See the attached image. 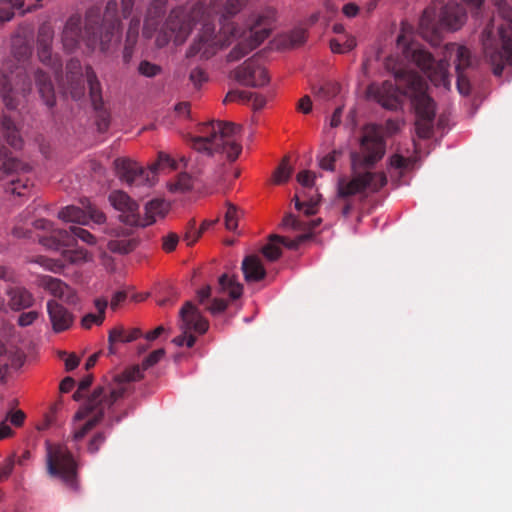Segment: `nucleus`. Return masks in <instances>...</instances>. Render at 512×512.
I'll list each match as a JSON object with an SVG mask.
<instances>
[{
  "label": "nucleus",
  "mask_w": 512,
  "mask_h": 512,
  "mask_svg": "<svg viewBox=\"0 0 512 512\" xmlns=\"http://www.w3.org/2000/svg\"><path fill=\"white\" fill-rule=\"evenodd\" d=\"M315 174L309 170H303L297 174V181L306 188H311L314 185Z\"/></svg>",
  "instance_id": "nucleus-52"
},
{
  "label": "nucleus",
  "mask_w": 512,
  "mask_h": 512,
  "mask_svg": "<svg viewBox=\"0 0 512 512\" xmlns=\"http://www.w3.org/2000/svg\"><path fill=\"white\" fill-rule=\"evenodd\" d=\"M16 366L14 356L0 344V379H4L11 367Z\"/></svg>",
  "instance_id": "nucleus-39"
},
{
  "label": "nucleus",
  "mask_w": 512,
  "mask_h": 512,
  "mask_svg": "<svg viewBox=\"0 0 512 512\" xmlns=\"http://www.w3.org/2000/svg\"><path fill=\"white\" fill-rule=\"evenodd\" d=\"M8 305L14 311H21L31 307L35 298L33 294L22 286L9 287L6 290Z\"/></svg>",
  "instance_id": "nucleus-23"
},
{
  "label": "nucleus",
  "mask_w": 512,
  "mask_h": 512,
  "mask_svg": "<svg viewBox=\"0 0 512 512\" xmlns=\"http://www.w3.org/2000/svg\"><path fill=\"white\" fill-rule=\"evenodd\" d=\"M82 208L74 205L66 206L58 212V218L65 222L86 225L90 220L97 224L104 223L106 217L89 199L81 200Z\"/></svg>",
  "instance_id": "nucleus-16"
},
{
  "label": "nucleus",
  "mask_w": 512,
  "mask_h": 512,
  "mask_svg": "<svg viewBox=\"0 0 512 512\" xmlns=\"http://www.w3.org/2000/svg\"><path fill=\"white\" fill-rule=\"evenodd\" d=\"M165 355V350L163 348L154 350L151 352L142 362L143 369H149L150 367L157 364Z\"/></svg>",
  "instance_id": "nucleus-46"
},
{
  "label": "nucleus",
  "mask_w": 512,
  "mask_h": 512,
  "mask_svg": "<svg viewBox=\"0 0 512 512\" xmlns=\"http://www.w3.org/2000/svg\"><path fill=\"white\" fill-rule=\"evenodd\" d=\"M180 329L182 334L173 339V343L177 346H184L186 334L195 331L204 334L208 328V321L201 315L199 309L192 303L186 302L181 308L180 313Z\"/></svg>",
  "instance_id": "nucleus-14"
},
{
  "label": "nucleus",
  "mask_w": 512,
  "mask_h": 512,
  "mask_svg": "<svg viewBox=\"0 0 512 512\" xmlns=\"http://www.w3.org/2000/svg\"><path fill=\"white\" fill-rule=\"evenodd\" d=\"M410 89L407 90L413 96V106L416 111V132L420 138L427 139L432 136L435 118V102L427 94V83L415 76H407Z\"/></svg>",
  "instance_id": "nucleus-9"
},
{
  "label": "nucleus",
  "mask_w": 512,
  "mask_h": 512,
  "mask_svg": "<svg viewBox=\"0 0 512 512\" xmlns=\"http://www.w3.org/2000/svg\"><path fill=\"white\" fill-rule=\"evenodd\" d=\"M142 335L139 328H133L130 331H125L122 327H116L110 330L108 335L109 353L114 354V344L116 342L129 343L138 339Z\"/></svg>",
  "instance_id": "nucleus-28"
},
{
  "label": "nucleus",
  "mask_w": 512,
  "mask_h": 512,
  "mask_svg": "<svg viewBox=\"0 0 512 512\" xmlns=\"http://www.w3.org/2000/svg\"><path fill=\"white\" fill-rule=\"evenodd\" d=\"M114 166L118 177L129 186H152L154 184L151 172L144 169L138 163L126 159L117 158Z\"/></svg>",
  "instance_id": "nucleus-15"
},
{
  "label": "nucleus",
  "mask_w": 512,
  "mask_h": 512,
  "mask_svg": "<svg viewBox=\"0 0 512 512\" xmlns=\"http://www.w3.org/2000/svg\"><path fill=\"white\" fill-rule=\"evenodd\" d=\"M228 102H249V92L239 90L229 91L224 99V103Z\"/></svg>",
  "instance_id": "nucleus-48"
},
{
  "label": "nucleus",
  "mask_w": 512,
  "mask_h": 512,
  "mask_svg": "<svg viewBox=\"0 0 512 512\" xmlns=\"http://www.w3.org/2000/svg\"><path fill=\"white\" fill-rule=\"evenodd\" d=\"M237 209L233 205H229L225 214V226L228 230H235L237 228Z\"/></svg>",
  "instance_id": "nucleus-47"
},
{
  "label": "nucleus",
  "mask_w": 512,
  "mask_h": 512,
  "mask_svg": "<svg viewBox=\"0 0 512 512\" xmlns=\"http://www.w3.org/2000/svg\"><path fill=\"white\" fill-rule=\"evenodd\" d=\"M218 292L227 293L233 300L238 299L243 292V286L228 274H222L218 280Z\"/></svg>",
  "instance_id": "nucleus-31"
},
{
  "label": "nucleus",
  "mask_w": 512,
  "mask_h": 512,
  "mask_svg": "<svg viewBox=\"0 0 512 512\" xmlns=\"http://www.w3.org/2000/svg\"><path fill=\"white\" fill-rule=\"evenodd\" d=\"M125 392L126 388L123 385H118L117 387H96L82 408L74 416L76 420H82L89 415H92V418L74 432L73 439L75 441L83 439L103 419L105 411L109 410L118 399L122 398Z\"/></svg>",
  "instance_id": "nucleus-8"
},
{
  "label": "nucleus",
  "mask_w": 512,
  "mask_h": 512,
  "mask_svg": "<svg viewBox=\"0 0 512 512\" xmlns=\"http://www.w3.org/2000/svg\"><path fill=\"white\" fill-rule=\"evenodd\" d=\"M40 286L54 297L71 302V289L60 279L52 276H44L40 280Z\"/></svg>",
  "instance_id": "nucleus-27"
},
{
  "label": "nucleus",
  "mask_w": 512,
  "mask_h": 512,
  "mask_svg": "<svg viewBox=\"0 0 512 512\" xmlns=\"http://www.w3.org/2000/svg\"><path fill=\"white\" fill-rule=\"evenodd\" d=\"M120 26L116 0H109L106 3L103 14L99 7L89 8L86 11L87 47L95 49L96 46H99L102 52L108 51L110 43L120 30Z\"/></svg>",
  "instance_id": "nucleus-7"
},
{
  "label": "nucleus",
  "mask_w": 512,
  "mask_h": 512,
  "mask_svg": "<svg viewBox=\"0 0 512 512\" xmlns=\"http://www.w3.org/2000/svg\"><path fill=\"white\" fill-rule=\"evenodd\" d=\"M198 20H206L205 9L201 5H195L190 10L184 7L171 10L163 27L167 41L173 40L176 44H182Z\"/></svg>",
  "instance_id": "nucleus-11"
},
{
  "label": "nucleus",
  "mask_w": 512,
  "mask_h": 512,
  "mask_svg": "<svg viewBox=\"0 0 512 512\" xmlns=\"http://www.w3.org/2000/svg\"><path fill=\"white\" fill-rule=\"evenodd\" d=\"M52 330L62 333L69 330L74 323V315L56 300H48L46 304Z\"/></svg>",
  "instance_id": "nucleus-21"
},
{
  "label": "nucleus",
  "mask_w": 512,
  "mask_h": 512,
  "mask_svg": "<svg viewBox=\"0 0 512 512\" xmlns=\"http://www.w3.org/2000/svg\"><path fill=\"white\" fill-rule=\"evenodd\" d=\"M77 239L88 245L96 244L95 236L88 230L79 226H70L69 230H53L52 236L48 239L51 243H45V245H48L55 250L71 248L75 246Z\"/></svg>",
  "instance_id": "nucleus-17"
},
{
  "label": "nucleus",
  "mask_w": 512,
  "mask_h": 512,
  "mask_svg": "<svg viewBox=\"0 0 512 512\" xmlns=\"http://www.w3.org/2000/svg\"><path fill=\"white\" fill-rule=\"evenodd\" d=\"M1 129L2 133L7 141V143L14 149H20L23 144L22 137L19 133L18 128L16 127L14 121L4 115L1 119Z\"/></svg>",
  "instance_id": "nucleus-29"
},
{
  "label": "nucleus",
  "mask_w": 512,
  "mask_h": 512,
  "mask_svg": "<svg viewBox=\"0 0 512 512\" xmlns=\"http://www.w3.org/2000/svg\"><path fill=\"white\" fill-rule=\"evenodd\" d=\"M320 223V218L311 221H303L296 217L295 215L288 213L284 216L282 220V225L285 228H291L295 231H304L306 233L301 234L294 239H290L279 235H273L271 236L270 239L271 241H275L277 243L284 245L288 249L297 250L305 241H307L311 237V234L308 232H311L314 229H316L320 225Z\"/></svg>",
  "instance_id": "nucleus-13"
},
{
  "label": "nucleus",
  "mask_w": 512,
  "mask_h": 512,
  "mask_svg": "<svg viewBox=\"0 0 512 512\" xmlns=\"http://www.w3.org/2000/svg\"><path fill=\"white\" fill-rule=\"evenodd\" d=\"M104 321L102 315L88 313L81 319V326L85 329H90L93 324L101 325Z\"/></svg>",
  "instance_id": "nucleus-50"
},
{
  "label": "nucleus",
  "mask_w": 512,
  "mask_h": 512,
  "mask_svg": "<svg viewBox=\"0 0 512 512\" xmlns=\"http://www.w3.org/2000/svg\"><path fill=\"white\" fill-rule=\"evenodd\" d=\"M111 205L118 211L124 213L123 221L126 224L134 225L138 219V204L125 192L113 191L109 195Z\"/></svg>",
  "instance_id": "nucleus-22"
},
{
  "label": "nucleus",
  "mask_w": 512,
  "mask_h": 512,
  "mask_svg": "<svg viewBox=\"0 0 512 512\" xmlns=\"http://www.w3.org/2000/svg\"><path fill=\"white\" fill-rule=\"evenodd\" d=\"M68 87L67 89L70 91V94L73 99L78 100L84 95L85 85L83 79V73H76L74 75V80L67 79Z\"/></svg>",
  "instance_id": "nucleus-37"
},
{
  "label": "nucleus",
  "mask_w": 512,
  "mask_h": 512,
  "mask_svg": "<svg viewBox=\"0 0 512 512\" xmlns=\"http://www.w3.org/2000/svg\"><path fill=\"white\" fill-rule=\"evenodd\" d=\"M386 144L382 132L376 125L364 129L360 142V152H352L351 176H340L337 181V197L348 200L353 196L367 197L378 192L387 184L383 172L359 171L361 168L373 167L385 154Z\"/></svg>",
  "instance_id": "nucleus-2"
},
{
  "label": "nucleus",
  "mask_w": 512,
  "mask_h": 512,
  "mask_svg": "<svg viewBox=\"0 0 512 512\" xmlns=\"http://www.w3.org/2000/svg\"><path fill=\"white\" fill-rule=\"evenodd\" d=\"M228 304L223 298H214L212 303L206 309L213 315L222 313L226 310Z\"/></svg>",
  "instance_id": "nucleus-55"
},
{
  "label": "nucleus",
  "mask_w": 512,
  "mask_h": 512,
  "mask_svg": "<svg viewBox=\"0 0 512 512\" xmlns=\"http://www.w3.org/2000/svg\"><path fill=\"white\" fill-rule=\"evenodd\" d=\"M193 187L192 177L188 173H181L177 180L170 185V190L173 192H187Z\"/></svg>",
  "instance_id": "nucleus-42"
},
{
  "label": "nucleus",
  "mask_w": 512,
  "mask_h": 512,
  "mask_svg": "<svg viewBox=\"0 0 512 512\" xmlns=\"http://www.w3.org/2000/svg\"><path fill=\"white\" fill-rule=\"evenodd\" d=\"M0 96L5 104V106L14 110L19 105V100L16 96V91L12 87L11 80L7 75L0 72Z\"/></svg>",
  "instance_id": "nucleus-30"
},
{
  "label": "nucleus",
  "mask_w": 512,
  "mask_h": 512,
  "mask_svg": "<svg viewBox=\"0 0 512 512\" xmlns=\"http://www.w3.org/2000/svg\"><path fill=\"white\" fill-rule=\"evenodd\" d=\"M407 76H415L421 81H425L418 73L399 69L395 72V83L392 81H385L377 88L375 98L377 102L384 108L395 110L399 107L403 97L410 98L413 103V96L407 92L410 89V83L407 81Z\"/></svg>",
  "instance_id": "nucleus-12"
},
{
  "label": "nucleus",
  "mask_w": 512,
  "mask_h": 512,
  "mask_svg": "<svg viewBox=\"0 0 512 512\" xmlns=\"http://www.w3.org/2000/svg\"><path fill=\"white\" fill-rule=\"evenodd\" d=\"M137 71L143 77L154 78L161 74L162 67L148 60H142L137 67Z\"/></svg>",
  "instance_id": "nucleus-41"
},
{
  "label": "nucleus",
  "mask_w": 512,
  "mask_h": 512,
  "mask_svg": "<svg viewBox=\"0 0 512 512\" xmlns=\"http://www.w3.org/2000/svg\"><path fill=\"white\" fill-rule=\"evenodd\" d=\"M14 468V459L9 457L0 464V482H3L9 478Z\"/></svg>",
  "instance_id": "nucleus-54"
},
{
  "label": "nucleus",
  "mask_w": 512,
  "mask_h": 512,
  "mask_svg": "<svg viewBox=\"0 0 512 512\" xmlns=\"http://www.w3.org/2000/svg\"><path fill=\"white\" fill-rule=\"evenodd\" d=\"M38 317L39 313L37 311L23 312L18 317V325L21 327H27L31 325Z\"/></svg>",
  "instance_id": "nucleus-56"
},
{
  "label": "nucleus",
  "mask_w": 512,
  "mask_h": 512,
  "mask_svg": "<svg viewBox=\"0 0 512 512\" xmlns=\"http://www.w3.org/2000/svg\"><path fill=\"white\" fill-rule=\"evenodd\" d=\"M54 31L49 25H42L38 30L37 47H52Z\"/></svg>",
  "instance_id": "nucleus-43"
},
{
  "label": "nucleus",
  "mask_w": 512,
  "mask_h": 512,
  "mask_svg": "<svg viewBox=\"0 0 512 512\" xmlns=\"http://www.w3.org/2000/svg\"><path fill=\"white\" fill-rule=\"evenodd\" d=\"M397 45L403 48L405 57L414 62L435 86H443L444 88L450 87L448 71L450 64L447 57L452 58L454 56L457 89L462 95L470 93L471 85L467 70L471 67L472 61L470 51L466 47L456 44L447 45L444 58L436 61L428 51L409 43L404 33L397 37Z\"/></svg>",
  "instance_id": "nucleus-3"
},
{
  "label": "nucleus",
  "mask_w": 512,
  "mask_h": 512,
  "mask_svg": "<svg viewBox=\"0 0 512 512\" xmlns=\"http://www.w3.org/2000/svg\"><path fill=\"white\" fill-rule=\"evenodd\" d=\"M138 245V240L133 237H119L108 242L107 247L113 253L128 254Z\"/></svg>",
  "instance_id": "nucleus-32"
},
{
  "label": "nucleus",
  "mask_w": 512,
  "mask_h": 512,
  "mask_svg": "<svg viewBox=\"0 0 512 512\" xmlns=\"http://www.w3.org/2000/svg\"><path fill=\"white\" fill-rule=\"evenodd\" d=\"M242 271L247 282H258L266 276V270L256 255H249L244 258Z\"/></svg>",
  "instance_id": "nucleus-26"
},
{
  "label": "nucleus",
  "mask_w": 512,
  "mask_h": 512,
  "mask_svg": "<svg viewBox=\"0 0 512 512\" xmlns=\"http://www.w3.org/2000/svg\"><path fill=\"white\" fill-rule=\"evenodd\" d=\"M66 70H67L66 78L72 79V81H73L74 75H76L77 72L82 73L80 61L77 59H71L66 65Z\"/></svg>",
  "instance_id": "nucleus-60"
},
{
  "label": "nucleus",
  "mask_w": 512,
  "mask_h": 512,
  "mask_svg": "<svg viewBox=\"0 0 512 512\" xmlns=\"http://www.w3.org/2000/svg\"><path fill=\"white\" fill-rule=\"evenodd\" d=\"M263 255L270 261H275L281 256L280 248L274 243H268L262 248Z\"/></svg>",
  "instance_id": "nucleus-53"
},
{
  "label": "nucleus",
  "mask_w": 512,
  "mask_h": 512,
  "mask_svg": "<svg viewBox=\"0 0 512 512\" xmlns=\"http://www.w3.org/2000/svg\"><path fill=\"white\" fill-rule=\"evenodd\" d=\"M37 52L40 61L49 66L57 76L62 70V62L59 57L52 54V47H37Z\"/></svg>",
  "instance_id": "nucleus-33"
},
{
  "label": "nucleus",
  "mask_w": 512,
  "mask_h": 512,
  "mask_svg": "<svg viewBox=\"0 0 512 512\" xmlns=\"http://www.w3.org/2000/svg\"><path fill=\"white\" fill-rule=\"evenodd\" d=\"M92 380V375H87L80 381L78 389L73 395L75 400L78 401L83 397V392H85L91 386Z\"/></svg>",
  "instance_id": "nucleus-59"
},
{
  "label": "nucleus",
  "mask_w": 512,
  "mask_h": 512,
  "mask_svg": "<svg viewBox=\"0 0 512 512\" xmlns=\"http://www.w3.org/2000/svg\"><path fill=\"white\" fill-rule=\"evenodd\" d=\"M30 188V182L27 178L11 179L7 187V191L18 196L26 195V192Z\"/></svg>",
  "instance_id": "nucleus-44"
},
{
  "label": "nucleus",
  "mask_w": 512,
  "mask_h": 512,
  "mask_svg": "<svg viewBox=\"0 0 512 512\" xmlns=\"http://www.w3.org/2000/svg\"><path fill=\"white\" fill-rule=\"evenodd\" d=\"M338 88L335 84H325L321 86L317 91V96L323 99H330L336 95Z\"/></svg>",
  "instance_id": "nucleus-57"
},
{
  "label": "nucleus",
  "mask_w": 512,
  "mask_h": 512,
  "mask_svg": "<svg viewBox=\"0 0 512 512\" xmlns=\"http://www.w3.org/2000/svg\"><path fill=\"white\" fill-rule=\"evenodd\" d=\"M241 127L232 122L212 121L201 126V136L191 138V147L209 156L224 153L229 161H235L242 151V146L235 136Z\"/></svg>",
  "instance_id": "nucleus-5"
},
{
  "label": "nucleus",
  "mask_w": 512,
  "mask_h": 512,
  "mask_svg": "<svg viewBox=\"0 0 512 512\" xmlns=\"http://www.w3.org/2000/svg\"><path fill=\"white\" fill-rule=\"evenodd\" d=\"M25 418L26 415L22 410H10L6 415L5 421H10L12 425L20 427L24 423Z\"/></svg>",
  "instance_id": "nucleus-51"
},
{
  "label": "nucleus",
  "mask_w": 512,
  "mask_h": 512,
  "mask_svg": "<svg viewBox=\"0 0 512 512\" xmlns=\"http://www.w3.org/2000/svg\"><path fill=\"white\" fill-rule=\"evenodd\" d=\"M341 156L342 150L333 149L329 153L318 157L319 167L325 171L333 172L335 170V163L340 159Z\"/></svg>",
  "instance_id": "nucleus-36"
},
{
  "label": "nucleus",
  "mask_w": 512,
  "mask_h": 512,
  "mask_svg": "<svg viewBox=\"0 0 512 512\" xmlns=\"http://www.w3.org/2000/svg\"><path fill=\"white\" fill-rule=\"evenodd\" d=\"M66 253V257L71 263L87 262L91 258L88 251L82 248L68 250Z\"/></svg>",
  "instance_id": "nucleus-45"
},
{
  "label": "nucleus",
  "mask_w": 512,
  "mask_h": 512,
  "mask_svg": "<svg viewBox=\"0 0 512 512\" xmlns=\"http://www.w3.org/2000/svg\"><path fill=\"white\" fill-rule=\"evenodd\" d=\"M46 468L50 477L59 478L73 491L78 490L77 463L67 447L47 444Z\"/></svg>",
  "instance_id": "nucleus-10"
},
{
  "label": "nucleus",
  "mask_w": 512,
  "mask_h": 512,
  "mask_svg": "<svg viewBox=\"0 0 512 512\" xmlns=\"http://www.w3.org/2000/svg\"><path fill=\"white\" fill-rule=\"evenodd\" d=\"M295 201V208L299 211H303L306 216H311L316 214L318 204H319V198L314 199L311 197L309 200L301 201L299 199V196L296 194L294 196Z\"/></svg>",
  "instance_id": "nucleus-38"
},
{
  "label": "nucleus",
  "mask_w": 512,
  "mask_h": 512,
  "mask_svg": "<svg viewBox=\"0 0 512 512\" xmlns=\"http://www.w3.org/2000/svg\"><path fill=\"white\" fill-rule=\"evenodd\" d=\"M170 167L172 169H177L178 165L176 164V161L172 159L168 154L160 152L158 154V159L154 163H152L149 166V170L151 172V176L153 178V181L155 182L157 172L162 167Z\"/></svg>",
  "instance_id": "nucleus-35"
},
{
  "label": "nucleus",
  "mask_w": 512,
  "mask_h": 512,
  "mask_svg": "<svg viewBox=\"0 0 512 512\" xmlns=\"http://www.w3.org/2000/svg\"><path fill=\"white\" fill-rule=\"evenodd\" d=\"M189 78L195 86H200L204 81H206L205 72L200 68L192 69Z\"/></svg>",
  "instance_id": "nucleus-62"
},
{
  "label": "nucleus",
  "mask_w": 512,
  "mask_h": 512,
  "mask_svg": "<svg viewBox=\"0 0 512 512\" xmlns=\"http://www.w3.org/2000/svg\"><path fill=\"white\" fill-rule=\"evenodd\" d=\"M235 75L237 81L246 86L261 87L269 82L266 69L254 57L239 66Z\"/></svg>",
  "instance_id": "nucleus-19"
},
{
  "label": "nucleus",
  "mask_w": 512,
  "mask_h": 512,
  "mask_svg": "<svg viewBox=\"0 0 512 512\" xmlns=\"http://www.w3.org/2000/svg\"><path fill=\"white\" fill-rule=\"evenodd\" d=\"M493 1L505 23L498 28L499 39L494 36L493 24H488L482 32V46L494 75L501 76L504 66L512 65V7L505 0Z\"/></svg>",
  "instance_id": "nucleus-4"
},
{
  "label": "nucleus",
  "mask_w": 512,
  "mask_h": 512,
  "mask_svg": "<svg viewBox=\"0 0 512 512\" xmlns=\"http://www.w3.org/2000/svg\"><path fill=\"white\" fill-rule=\"evenodd\" d=\"M249 0H227L220 16L221 28L215 33V25L206 15V20L201 28L198 38L192 43L187 56L200 55L209 59L218 49L230 45L233 41L237 44L228 54V61H238L252 50L257 48L268 36L269 31L264 28H249L241 30L230 19L238 14Z\"/></svg>",
  "instance_id": "nucleus-1"
},
{
  "label": "nucleus",
  "mask_w": 512,
  "mask_h": 512,
  "mask_svg": "<svg viewBox=\"0 0 512 512\" xmlns=\"http://www.w3.org/2000/svg\"><path fill=\"white\" fill-rule=\"evenodd\" d=\"M113 427V421H109L107 430L96 432L93 437L89 440L87 450L90 454L97 453L101 446L105 443L110 431Z\"/></svg>",
  "instance_id": "nucleus-34"
},
{
  "label": "nucleus",
  "mask_w": 512,
  "mask_h": 512,
  "mask_svg": "<svg viewBox=\"0 0 512 512\" xmlns=\"http://www.w3.org/2000/svg\"><path fill=\"white\" fill-rule=\"evenodd\" d=\"M86 36V23L84 24V31H82L81 17L79 15L70 16L62 32L64 49L68 52H72L79 46L81 41L87 45Z\"/></svg>",
  "instance_id": "nucleus-20"
},
{
  "label": "nucleus",
  "mask_w": 512,
  "mask_h": 512,
  "mask_svg": "<svg viewBox=\"0 0 512 512\" xmlns=\"http://www.w3.org/2000/svg\"><path fill=\"white\" fill-rule=\"evenodd\" d=\"M85 78L89 87V95L94 109L98 112L97 127L100 132H105L109 127V115L103 108L102 87L98 77L91 66L85 68Z\"/></svg>",
  "instance_id": "nucleus-18"
},
{
  "label": "nucleus",
  "mask_w": 512,
  "mask_h": 512,
  "mask_svg": "<svg viewBox=\"0 0 512 512\" xmlns=\"http://www.w3.org/2000/svg\"><path fill=\"white\" fill-rule=\"evenodd\" d=\"M179 241V237L175 233H170L167 236L163 237L162 247L166 252H172L175 250Z\"/></svg>",
  "instance_id": "nucleus-58"
},
{
  "label": "nucleus",
  "mask_w": 512,
  "mask_h": 512,
  "mask_svg": "<svg viewBox=\"0 0 512 512\" xmlns=\"http://www.w3.org/2000/svg\"><path fill=\"white\" fill-rule=\"evenodd\" d=\"M390 165L396 169H407L410 165V160L399 154H394L390 158Z\"/></svg>",
  "instance_id": "nucleus-61"
},
{
  "label": "nucleus",
  "mask_w": 512,
  "mask_h": 512,
  "mask_svg": "<svg viewBox=\"0 0 512 512\" xmlns=\"http://www.w3.org/2000/svg\"><path fill=\"white\" fill-rule=\"evenodd\" d=\"M168 211V205L165 201L160 199H153L149 201L145 205V213L144 216H141L138 213L137 222H135V226H148L153 224L157 218H163Z\"/></svg>",
  "instance_id": "nucleus-24"
},
{
  "label": "nucleus",
  "mask_w": 512,
  "mask_h": 512,
  "mask_svg": "<svg viewBox=\"0 0 512 512\" xmlns=\"http://www.w3.org/2000/svg\"><path fill=\"white\" fill-rule=\"evenodd\" d=\"M35 83L44 104L49 108L54 107L56 104V95L50 76L43 70L38 69L35 72Z\"/></svg>",
  "instance_id": "nucleus-25"
},
{
  "label": "nucleus",
  "mask_w": 512,
  "mask_h": 512,
  "mask_svg": "<svg viewBox=\"0 0 512 512\" xmlns=\"http://www.w3.org/2000/svg\"><path fill=\"white\" fill-rule=\"evenodd\" d=\"M467 19V13L457 2L443 4L441 1L432 2L422 13L419 30L422 37L432 45L441 41L443 30L456 31Z\"/></svg>",
  "instance_id": "nucleus-6"
},
{
  "label": "nucleus",
  "mask_w": 512,
  "mask_h": 512,
  "mask_svg": "<svg viewBox=\"0 0 512 512\" xmlns=\"http://www.w3.org/2000/svg\"><path fill=\"white\" fill-rule=\"evenodd\" d=\"M470 10L473 17L482 15L485 0H461Z\"/></svg>",
  "instance_id": "nucleus-49"
},
{
  "label": "nucleus",
  "mask_w": 512,
  "mask_h": 512,
  "mask_svg": "<svg viewBox=\"0 0 512 512\" xmlns=\"http://www.w3.org/2000/svg\"><path fill=\"white\" fill-rule=\"evenodd\" d=\"M292 169L289 165V158L286 156L283 158L277 169L273 174V180L276 184H281L290 178Z\"/></svg>",
  "instance_id": "nucleus-40"
},
{
  "label": "nucleus",
  "mask_w": 512,
  "mask_h": 512,
  "mask_svg": "<svg viewBox=\"0 0 512 512\" xmlns=\"http://www.w3.org/2000/svg\"><path fill=\"white\" fill-rule=\"evenodd\" d=\"M127 299V293L125 291H117L111 301H110V308L113 311H116Z\"/></svg>",
  "instance_id": "nucleus-63"
},
{
  "label": "nucleus",
  "mask_w": 512,
  "mask_h": 512,
  "mask_svg": "<svg viewBox=\"0 0 512 512\" xmlns=\"http://www.w3.org/2000/svg\"><path fill=\"white\" fill-rule=\"evenodd\" d=\"M0 280L15 283L17 281V274L10 267L0 266Z\"/></svg>",
  "instance_id": "nucleus-64"
}]
</instances>
